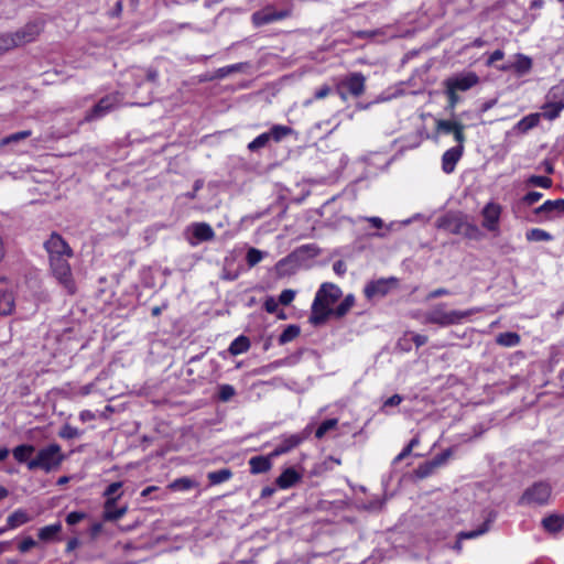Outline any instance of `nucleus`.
I'll return each mask as SVG.
<instances>
[{
    "label": "nucleus",
    "instance_id": "f257e3e1",
    "mask_svg": "<svg viewBox=\"0 0 564 564\" xmlns=\"http://www.w3.org/2000/svg\"><path fill=\"white\" fill-rule=\"evenodd\" d=\"M341 296V290L333 283H323L315 294L312 312L308 318L313 325H321L333 315L334 308L332 306Z\"/></svg>",
    "mask_w": 564,
    "mask_h": 564
},
{
    "label": "nucleus",
    "instance_id": "f03ea898",
    "mask_svg": "<svg viewBox=\"0 0 564 564\" xmlns=\"http://www.w3.org/2000/svg\"><path fill=\"white\" fill-rule=\"evenodd\" d=\"M480 312V308L475 307L467 311H447L446 305L441 303L433 306L430 311L424 314L423 323L435 324L441 327L456 325L462 323L470 315Z\"/></svg>",
    "mask_w": 564,
    "mask_h": 564
},
{
    "label": "nucleus",
    "instance_id": "7ed1b4c3",
    "mask_svg": "<svg viewBox=\"0 0 564 564\" xmlns=\"http://www.w3.org/2000/svg\"><path fill=\"white\" fill-rule=\"evenodd\" d=\"M63 460L62 447L56 443H52L37 451L36 456L28 462V469H42L45 473H51L58 468Z\"/></svg>",
    "mask_w": 564,
    "mask_h": 564
},
{
    "label": "nucleus",
    "instance_id": "20e7f679",
    "mask_svg": "<svg viewBox=\"0 0 564 564\" xmlns=\"http://www.w3.org/2000/svg\"><path fill=\"white\" fill-rule=\"evenodd\" d=\"M366 90V77L360 72L349 73L336 83V93L343 101L349 97L359 98Z\"/></svg>",
    "mask_w": 564,
    "mask_h": 564
},
{
    "label": "nucleus",
    "instance_id": "39448f33",
    "mask_svg": "<svg viewBox=\"0 0 564 564\" xmlns=\"http://www.w3.org/2000/svg\"><path fill=\"white\" fill-rule=\"evenodd\" d=\"M121 487L122 482L116 481L110 484L104 491V497L106 498V501L104 503L102 518L105 521H117L128 512L127 505L120 507V509H118L117 511H112V507L115 506V503H117V500L122 496V491H120Z\"/></svg>",
    "mask_w": 564,
    "mask_h": 564
},
{
    "label": "nucleus",
    "instance_id": "423d86ee",
    "mask_svg": "<svg viewBox=\"0 0 564 564\" xmlns=\"http://www.w3.org/2000/svg\"><path fill=\"white\" fill-rule=\"evenodd\" d=\"M551 491V486L547 482H535L523 492L520 505H545L549 502Z\"/></svg>",
    "mask_w": 564,
    "mask_h": 564
},
{
    "label": "nucleus",
    "instance_id": "0eeeda50",
    "mask_svg": "<svg viewBox=\"0 0 564 564\" xmlns=\"http://www.w3.org/2000/svg\"><path fill=\"white\" fill-rule=\"evenodd\" d=\"M68 258L69 257L66 256L52 258L50 259V264L52 272L58 282L63 284L70 293H74V281L70 265L68 263Z\"/></svg>",
    "mask_w": 564,
    "mask_h": 564
},
{
    "label": "nucleus",
    "instance_id": "6e6552de",
    "mask_svg": "<svg viewBox=\"0 0 564 564\" xmlns=\"http://www.w3.org/2000/svg\"><path fill=\"white\" fill-rule=\"evenodd\" d=\"M122 102V95L113 93L101 98L94 108L85 116L86 121H93L105 117Z\"/></svg>",
    "mask_w": 564,
    "mask_h": 564
},
{
    "label": "nucleus",
    "instance_id": "1a4fd4ad",
    "mask_svg": "<svg viewBox=\"0 0 564 564\" xmlns=\"http://www.w3.org/2000/svg\"><path fill=\"white\" fill-rule=\"evenodd\" d=\"M479 82V77L474 72L460 73L451 76L444 80L445 88H449L456 93L467 91Z\"/></svg>",
    "mask_w": 564,
    "mask_h": 564
},
{
    "label": "nucleus",
    "instance_id": "9d476101",
    "mask_svg": "<svg viewBox=\"0 0 564 564\" xmlns=\"http://www.w3.org/2000/svg\"><path fill=\"white\" fill-rule=\"evenodd\" d=\"M44 29V21L42 19H36L28 22L23 28L17 30L14 32L15 40L19 44L25 45L36 40V37L41 34Z\"/></svg>",
    "mask_w": 564,
    "mask_h": 564
},
{
    "label": "nucleus",
    "instance_id": "9b49d317",
    "mask_svg": "<svg viewBox=\"0 0 564 564\" xmlns=\"http://www.w3.org/2000/svg\"><path fill=\"white\" fill-rule=\"evenodd\" d=\"M307 429L301 433L282 436L281 442L271 452V457L275 458L278 456L291 452L292 449L296 448L301 443H303L307 438Z\"/></svg>",
    "mask_w": 564,
    "mask_h": 564
},
{
    "label": "nucleus",
    "instance_id": "f8f14e48",
    "mask_svg": "<svg viewBox=\"0 0 564 564\" xmlns=\"http://www.w3.org/2000/svg\"><path fill=\"white\" fill-rule=\"evenodd\" d=\"M467 217L463 214H446L440 217L436 221V226L440 229H444L453 235H460L463 231V225Z\"/></svg>",
    "mask_w": 564,
    "mask_h": 564
},
{
    "label": "nucleus",
    "instance_id": "ddd939ff",
    "mask_svg": "<svg viewBox=\"0 0 564 564\" xmlns=\"http://www.w3.org/2000/svg\"><path fill=\"white\" fill-rule=\"evenodd\" d=\"M45 249L50 256V259L56 257H72L73 251L66 241L57 234L51 235L50 239L44 243Z\"/></svg>",
    "mask_w": 564,
    "mask_h": 564
},
{
    "label": "nucleus",
    "instance_id": "4468645a",
    "mask_svg": "<svg viewBox=\"0 0 564 564\" xmlns=\"http://www.w3.org/2000/svg\"><path fill=\"white\" fill-rule=\"evenodd\" d=\"M484 217L482 227L489 231H498L501 206L496 203H488L481 212Z\"/></svg>",
    "mask_w": 564,
    "mask_h": 564
},
{
    "label": "nucleus",
    "instance_id": "2eb2a0df",
    "mask_svg": "<svg viewBox=\"0 0 564 564\" xmlns=\"http://www.w3.org/2000/svg\"><path fill=\"white\" fill-rule=\"evenodd\" d=\"M465 126L458 121L454 120H437L436 121V131L445 134H453L454 139L457 143L465 142Z\"/></svg>",
    "mask_w": 564,
    "mask_h": 564
},
{
    "label": "nucleus",
    "instance_id": "dca6fc26",
    "mask_svg": "<svg viewBox=\"0 0 564 564\" xmlns=\"http://www.w3.org/2000/svg\"><path fill=\"white\" fill-rule=\"evenodd\" d=\"M289 15L288 11H275L272 8H264L252 14V22L256 26L265 25L274 21L283 20Z\"/></svg>",
    "mask_w": 564,
    "mask_h": 564
},
{
    "label": "nucleus",
    "instance_id": "f3484780",
    "mask_svg": "<svg viewBox=\"0 0 564 564\" xmlns=\"http://www.w3.org/2000/svg\"><path fill=\"white\" fill-rule=\"evenodd\" d=\"M464 153V143H457L446 150L442 156V170L446 174H451L455 171L457 162L460 160Z\"/></svg>",
    "mask_w": 564,
    "mask_h": 564
},
{
    "label": "nucleus",
    "instance_id": "a211bd4d",
    "mask_svg": "<svg viewBox=\"0 0 564 564\" xmlns=\"http://www.w3.org/2000/svg\"><path fill=\"white\" fill-rule=\"evenodd\" d=\"M188 230L192 232L193 239H195L189 240L192 246L204 241H210L215 237L214 229L206 223H194L191 225Z\"/></svg>",
    "mask_w": 564,
    "mask_h": 564
},
{
    "label": "nucleus",
    "instance_id": "6ab92c4d",
    "mask_svg": "<svg viewBox=\"0 0 564 564\" xmlns=\"http://www.w3.org/2000/svg\"><path fill=\"white\" fill-rule=\"evenodd\" d=\"M562 213H564V198L545 200L542 205L534 209L535 215H545L546 219H550L553 214Z\"/></svg>",
    "mask_w": 564,
    "mask_h": 564
},
{
    "label": "nucleus",
    "instance_id": "aec40b11",
    "mask_svg": "<svg viewBox=\"0 0 564 564\" xmlns=\"http://www.w3.org/2000/svg\"><path fill=\"white\" fill-rule=\"evenodd\" d=\"M390 290V282L388 280H378L369 282L365 286V295L368 300L375 299V297H382L388 294Z\"/></svg>",
    "mask_w": 564,
    "mask_h": 564
},
{
    "label": "nucleus",
    "instance_id": "412c9836",
    "mask_svg": "<svg viewBox=\"0 0 564 564\" xmlns=\"http://www.w3.org/2000/svg\"><path fill=\"white\" fill-rule=\"evenodd\" d=\"M302 476L293 467L284 469L276 478L275 484L280 489H289L301 480Z\"/></svg>",
    "mask_w": 564,
    "mask_h": 564
},
{
    "label": "nucleus",
    "instance_id": "4be33fe9",
    "mask_svg": "<svg viewBox=\"0 0 564 564\" xmlns=\"http://www.w3.org/2000/svg\"><path fill=\"white\" fill-rule=\"evenodd\" d=\"M271 453L267 456H253L249 459L250 473L253 475L263 474L272 468Z\"/></svg>",
    "mask_w": 564,
    "mask_h": 564
},
{
    "label": "nucleus",
    "instance_id": "5701e85b",
    "mask_svg": "<svg viewBox=\"0 0 564 564\" xmlns=\"http://www.w3.org/2000/svg\"><path fill=\"white\" fill-rule=\"evenodd\" d=\"M512 64L513 73L519 77L529 74L533 66L532 58L521 53L513 56Z\"/></svg>",
    "mask_w": 564,
    "mask_h": 564
},
{
    "label": "nucleus",
    "instance_id": "b1692460",
    "mask_svg": "<svg viewBox=\"0 0 564 564\" xmlns=\"http://www.w3.org/2000/svg\"><path fill=\"white\" fill-rule=\"evenodd\" d=\"M540 113H530L518 121L512 131L518 134H524L540 123Z\"/></svg>",
    "mask_w": 564,
    "mask_h": 564
},
{
    "label": "nucleus",
    "instance_id": "393cba45",
    "mask_svg": "<svg viewBox=\"0 0 564 564\" xmlns=\"http://www.w3.org/2000/svg\"><path fill=\"white\" fill-rule=\"evenodd\" d=\"M448 457V453H443L436 456L433 460L424 463L419 466L416 474L421 478H425L433 473L435 468L445 463Z\"/></svg>",
    "mask_w": 564,
    "mask_h": 564
},
{
    "label": "nucleus",
    "instance_id": "a878e982",
    "mask_svg": "<svg viewBox=\"0 0 564 564\" xmlns=\"http://www.w3.org/2000/svg\"><path fill=\"white\" fill-rule=\"evenodd\" d=\"M496 516L490 512L485 522L476 530L470 531H462L458 533L460 540H469L476 539L485 533H487L490 529L491 523L494 522Z\"/></svg>",
    "mask_w": 564,
    "mask_h": 564
},
{
    "label": "nucleus",
    "instance_id": "bb28decb",
    "mask_svg": "<svg viewBox=\"0 0 564 564\" xmlns=\"http://www.w3.org/2000/svg\"><path fill=\"white\" fill-rule=\"evenodd\" d=\"M542 527L549 533H557L564 527V514H550L542 520Z\"/></svg>",
    "mask_w": 564,
    "mask_h": 564
},
{
    "label": "nucleus",
    "instance_id": "cd10ccee",
    "mask_svg": "<svg viewBox=\"0 0 564 564\" xmlns=\"http://www.w3.org/2000/svg\"><path fill=\"white\" fill-rule=\"evenodd\" d=\"M35 452V447L31 444H21L13 448L12 455L14 459L20 464H26L30 462L31 455Z\"/></svg>",
    "mask_w": 564,
    "mask_h": 564
},
{
    "label": "nucleus",
    "instance_id": "c85d7f7f",
    "mask_svg": "<svg viewBox=\"0 0 564 564\" xmlns=\"http://www.w3.org/2000/svg\"><path fill=\"white\" fill-rule=\"evenodd\" d=\"M31 521V517L23 509H17L12 512L7 519V528L15 529L22 524H25Z\"/></svg>",
    "mask_w": 564,
    "mask_h": 564
},
{
    "label": "nucleus",
    "instance_id": "c756f323",
    "mask_svg": "<svg viewBox=\"0 0 564 564\" xmlns=\"http://www.w3.org/2000/svg\"><path fill=\"white\" fill-rule=\"evenodd\" d=\"M563 109H564L563 101H550L549 100L542 106L543 112L540 115L547 120H554L560 116V113Z\"/></svg>",
    "mask_w": 564,
    "mask_h": 564
},
{
    "label": "nucleus",
    "instance_id": "7c9ffc66",
    "mask_svg": "<svg viewBox=\"0 0 564 564\" xmlns=\"http://www.w3.org/2000/svg\"><path fill=\"white\" fill-rule=\"evenodd\" d=\"M198 482L189 477H181L173 480L169 488L173 491H188L193 488L198 487Z\"/></svg>",
    "mask_w": 564,
    "mask_h": 564
},
{
    "label": "nucleus",
    "instance_id": "2f4dec72",
    "mask_svg": "<svg viewBox=\"0 0 564 564\" xmlns=\"http://www.w3.org/2000/svg\"><path fill=\"white\" fill-rule=\"evenodd\" d=\"M496 343L503 347H516L520 344V335L514 332L500 333L496 337Z\"/></svg>",
    "mask_w": 564,
    "mask_h": 564
},
{
    "label": "nucleus",
    "instance_id": "473e14b6",
    "mask_svg": "<svg viewBox=\"0 0 564 564\" xmlns=\"http://www.w3.org/2000/svg\"><path fill=\"white\" fill-rule=\"evenodd\" d=\"M250 348V340L248 337L241 335L234 339L229 346V352L237 356L246 352Z\"/></svg>",
    "mask_w": 564,
    "mask_h": 564
},
{
    "label": "nucleus",
    "instance_id": "72a5a7b5",
    "mask_svg": "<svg viewBox=\"0 0 564 564\" xmlns=\"http://www.w3.org/2000/svg\"><path fill=\"white\" fill-rule=\"evenodd\" d=\"M62 531V524L59 522L43 527L39 530V538L42 541L48 542L54 540L57 534Z\"/></svg>",
    "mask_w": 564,
    "mask_h": 564
},
{
    "label": "nucleus",
    "instance_id": "f704fd0d",
    "mask_svg": "<svg viewBox=\"0 0 564 564\" xmlns=\"http://www.w3.org/2000/svg\"><path fill=\"white\" fill-rule=\"evenodd\" d=\"M14 307V299L11 292L0 289V315H8Z\"/></svg>",
    "mask_w": 564,
    "mask_h": 564
},
{
    "label": "nucleus",
    "instance_id": "c9c22d12",
    "mask_svg": "<svg viewBox=\"0 0 564 564\" xmlns=\"http://www.w3.org/2000/svg\"><path fill=\"white\" fill-rule=\"evenodd\" d=\"M232 477V471L229 468H223L215 471H209L207 478L210 485H219L228 481Z\"/></svg>",
    "mask_w": 564,
    "mask_h": 564
},
{
    "label": "nucleus",
    "instance_id": "e433bc0d",
    "mask_svg": "<svg viewBox=\"0 0 564 564\" xmlns=\"http://www.w3.org/2000/svg\"><path fill=\"white\" fill-rule=\"evenodd\" d=\"M21 46L19 42L15 40V34L13 33H3L0 35V55L13 50L15 47Z\"/></svg>",
    "mask_w": 564,
    "mask_h": 564
},
{
    "label": "nucleus",
    "instance_id": "4c0bfd02",
    "mask_svg": "<svg viewBox=\"0 0 564 564\" xmlns=\"http://www.w3.org/2000/svg\"><path fill=\"white\" fill-rule=\"evenodd\" d=\"M355 305V297L348 294L340 303L334 308L333 315L337 318L344 317Z\"/></svg>",
    "mask_w": 564,
    "mask_h": 564
},
{
    "label": "nucleus",
    "instance_id": "58836bf2",
    "mask_svg": "<svg viewBox=\"0 0 564 564\" xmlns=\"http://www.w3.org/2000/svg\"><path fill=\"white\" fill-rule=\"evenodd\" d=\"M268 132L270 134L271 140H273L274 142H280L288 135L292 134L293 129L288 126L274 124Z\"/></svg>",
    "mask_w": 564,
    "mask_h": 564
},
{
    "label": "nucleus",
    "instance_id": "ea45409f",
    "mask_svg": "<svg viewBox=\"0 0 564 564\" xmlns=\"http://www.w3.org/2000/svg\"><path fill=\"white\" fill-rule=\"evenodd\" d=\"M525 238L528 241H551L553 239L552 235L540 228H532L525 232Z\"/></svg>",
    "mask_w": 564,
    "mask_h": 564
},
{
    "label": "nucleus",
    "instance_id": "a19ab883",
    "mask_svg": "<svg viewBox=\"0 0 564 564\" xmlns=\"http://www.w3.org/2000/svg\"><path fill=\"white\" fill-rule=\"evenodd\" d=\"M300 335V327L296 325H289L280 335L279 344L284 345L293 339H295Z\"/></svg>",
    "mask_w": 564,
    "mask_h": 564
},
{
    "label": "nucleus",
    "instance_id": "79ce46f5",
    "mask_svg": "<svg viewBox=\"0 0 564 564\" xmlns=\"http://www.w3.org/2000/svg\"><path fill=\"white\" fill-rule=\"evenodd\" d=\"M463 231L460 232L462 236L468 238V239H479L481 237V231L478 228L477 225L469 223L467 219L463 225Z\"/></svg>",
    "mask_w": 564,
    "mask_h": 564
},
{
    "label": "nucleus",
    "instance_id": "37998d69",
    "mask_svg": "<svg viewBox=\"0 0 564 564\" xmlns=\"http://www.w3.org/2000/svg\"><path fill=\"white\" fill-rule=\"evenodd\" d=\"M338 424L337 419H328L321 423V425L315 431V437L321 440L325 436L327 432L334 430Z\"/></svg>",
    "mask_w": 564,
    "mask_h": 564
},
{
    "label": "nucleus",
    "instance_id": "c03bdc74",
    "mask_svg": "<svg viewBox=\"0 0 564 564\" xmlns=\"http://www.w3.org/2000/svg\"><path fill=\"white\" fill-rule=\"evenodd\" d=\"M271 140L269 132H263L259 134L256 139H253L249 144L248 149L250 151H257L261 148H264L269 141Z\"/></svg>",
    "mask_w": 564,
    "mask_h": 564
},
{
    "label": "nucleus",
    "instance_id": "a18cd8bd",
    "mask_svg": "<svg viewBox=\"0 0 564 564\" xmlns=\"http://www.w3.org/2000/svg\"><path fill=\"white\" fill-rule=\"evenodd\" d=\"M264 254L265 253L259 249L250 248L246 256L248 265L251 268L257 265L259 262L262 261V259L264 258Z\"/></svg>",
    "mask_w": 564,
    "mask_h": 564
},
{
    "label": "nucleus",
    "instance_id": "49530a36",
    "mask_svg": "<svg viewBox=\"0 0 564 564\" xmlns=\"http://www.w3.org/2000/svg\"><path fill=\"white\" fill-rule=\"evenodd\" d=\"M528 184L543 188H549L552 186V180L547 176L532 175L531 177H529Z\"/></svg>",
    "mask_w": 564,
    "mask_h": 564
},
{
    "label": "nucleus",
    "instance_id": "de8ad7c7",
    "mask_svg": "<svg viewBox=\"0 0 564 564\" xmlns=\"http://www.w3.org/2000/svg\"><path fill=\"white\" fill-rule=\"evenodd\" d=\"M332 93V88L328 85H323L317 88L314 93V97L312 99H307L304 101V106L312 105L313 100H319L326 98Z\"/></svg>",
    "mask_w": 564,
    "mask_h": 564
},
{
    "label": "nucleus",
    "instance_id": "09e8293b",
    "mask_svg": "<svg viewBox=\"0 0 564 564\" xmlns=\"http://www.w3.org/2000/svg\"><path fill=\"white\" fill-rule=\"evenodd\" d=\"M402 401H403V397H402V395H400V394H393L392 397L388 398V399L383 402V404H382V406H381L380 411H381L382 413H384V414H390V412H389V408L398 406Z\"/></svg>",
    "mask_w": 564,
    "mask_h": 564
},
{
    "label": "nucleus",
    "instance_id": "8fccbe9b",
    "mask_svg": "<svg viewBox=\"0 0 564 564\" xmlns=\"http://www.w3.org/2000/svg\"><path fill=\"white\" fill-rule=\"evenodd\" d=\"M242 68H243V64L242 63L232 64V65H228V66L221 67V68H219L217 70V77L224 78V77L228 76L231 73H236V72L242 70Z\"/></svg>",
    "mask_w": 564,
    "mask_h": 564
},
{
    "label": "nucleus",
    "instance_id": "3c124183",
    "mask_svg": "<svg viewBox=\"0 0 564 564\" xmlns=\"http://www.w3.org/2000/svg\"><path fill=\"white\" fill-rule=\"evenodd\" d=\"M30 135H31V131L30 130H24V131L15 132V133H12V134L6 137L4 139H2L1 143L2 144H9V143L18 142L20 140L26 139Z\"/></svg>",
    "mask_w": 564,
    "mask_h": 564
},
{
    "label": "nucleus",
    "instance_id": "603ef678",
    "mask_svg": "<svg viewBox=\"0 0 564 564\" xmlns=\"http://www.w3.org/2000/svg\"><path fill=\"white\" fill-rule=\"evenodd\" d=\"M236 391L235 388L230 384H223L219 387V393L218 397L221 401L227 402L229 401L234 395Z\"/></svg>",
    "mask_w": 564,
    "mask_h": 564
},
{
    "label": "nucleus",
    "instance_id": "864d4df0",
    "mask_svg": "<svg viewBox=\"0 0 564 564\" xmlns=\"http://www.w3.org/2000/svg\"><path fill=\"white\" fill-rule=\"evenodd\" d=\"M59 436L63 438L72 440L78 436V430L72 425H64L59 432Z\"/></svg>",
    "mask_w": 564,
    "mask_h": 564
},
{
    "label": "nucleus",
    "instance_id": "5fc2aeb1",
    "mask_svg": "<svg viewBox=\"0 0 564 564\" xmlns=\"http://www.w3.org/2000/svg\"><path fill=\"white\" fill-rule=\"evenodd\" d=\"M445 94L447 96V100H448V105L447 107L451 109V110H454L455 107L457 106V104L459 102V96L456 91L449 89V88H445Z\"/></svg>",
    "mask_w": 564,
    "mask_h": 564
},
{
    "label": "nucleus",
    "instance_id": "6e6d98bb",
    "mask_svg": "<svg viewBox=\"0 0 564 564\" xmlns=\"http://www.w3.org/2000/svg\"><path fill=\"white\" fill-rule=\"evenodd\" d=\"M295 297V291L291 289L283 290L279 296V303L289 305Z\"/></svg>",
    "mask_w": 564,
    "mask_h": 564
},
{
    "label": "nucleus",
    "instance_id": "4d7b16f0",
    "mask_svg": "<svg viewBox=\"0 0 564 564\" xmlns=\"http://www.w3.org/2000/svg\"><path fill=\"white\" fill-rule=\"evenodd\" d=\"M85 517L86 514L84 512L73 511L66 516V522L69 525H75L78 522H80Z\"/></svg>",
    "mask_w": 564,
    "mask_h": 564
},
{
    "label": "nucleus",
    "instance_id": "13d9d810",
    "mask_svg": "<svg viewBox=\"0 0 564 564\" xmlns=\"http://www.w3.org/2000/svg\"><path fill=\"white\" fill-rule=\"evenodd\" d=\"M35 545H36V541L34 539H32L31 536H28L23 541L20 542L18 549L21 553H26Z\"/></svg>",
    "mask_w": 564,
    "mask_h": 564
},
{
    "label": "nucleus",
    "instance_id": "bf43d9fd",
    "mask_svg": "<svg viewBox=\"0 0 564 564\" xmlns=\"http://www.w3.org/2000/svg\"><path fill=\"white\" fill-rule=\"evenodd\" d=\"M542 196H543L542 193L533 191V192H529L528 194H525L522 199L527 205H532V204L539 202L542 198Z\"/></svg>",
    "mask_w": 564,
    "mask_h": 564
},
{
    "label": "nucleus",
    "instance_id": "052dcab7",
    "mask_svg": "<svg viewBox=\"0 0 564 564\" xmlns=\"http://www.w3.org/2000/svg\"><path fill=\"white\" fill-rule=\"evenodd\" d=\"M279 301H276L274 297L269 296L264 301V308L268 313H275L278 311Z\"/></svg>",
    "mask_w": 564,
    "mask_h": 564
},
{
    "label": "nucleus",
    "instance_id": "680f3d73",
    "mask_svg": "<svg viewBox=\"0 0 564 564\" xmlns=\"http://www.w3.org/2000/svg\"><path fill=\"white\" fill-rule=\"evenodd\" d=\"M503 57H505V52H503L502 50H496V51H494V52L489 55V57H488V59H487V62H486V65H487V66H491V65H494L496 62L501 61Z\"/></svg>",
    "mask_w": 564,
    "mask_h": 564
},
{
    "label": "nucleus",
    "instance_id": "e2e57ef3",
    "mask_svg": "<svg viewBox=\"0 0 564 564\" xmlns=\"http://www.w3.org/2000/svg\"><path fill=\"white\" fill-rule=\"evenodd\" d=\"M412 340L415 346L419 348L427 343V336L420 334H412Z\"/></svg>",
    "mask_w": 564,
    "mask_h": 564
},
{
    "label": "nucleus",
    "instance_id": "0e129e2a",
    "mask_svg": "<svg viewBox=\"0 0 564 564\" xmlns=\"http://www.w3.org/2000/svg\"><path fill=\"white\" fill-rule=\"evenodd\" d=\"M95 413L91 412L90 410H83L80 413H79V420L82 422H89V421H93L95 420Z\"/></svg>",
    "mask_w": 564,
    "mask_h": 564
},
{
    "label": "nucleus",
    "instance_id": "69168bd1",
    "mask_svg": "<svg viewBox=\"0 0 564 564\" xmlns=\"http://www.w3.org/2000/svg\"><path fill=\"white\" fill-rule=\"evenodd\" d=\"M448 294H449L448 290L440 288V289H436V290L432 291L427 295V300L436 299V297H440V296H443V295H448Z\"/></svg>",
    "mask_w": 564,
    "mask_h": 564
},
{
    "label": "nucleus",
    "instance_id": "338daca9",
    "mask_svg": "<svg viewBox=\"0 0 564 564\" xmlns=\"http://www.w3.org/2000/svg\"><path fill=\"white\" fill-rule=\"evenodd\" d=\"M122 8H123L122 0H118L115 3V7L112 8V10L110 11V15L111 17H119L121 14V12H122Z\"/></svg>",
    "mask_w": 564,
    "mask_h": 564
},
{
    "label": "nucleus",
    "instance_id": "774afa93",
    "mask_svg": "<svg viewBox=\"0 0 564 564\" xmlns=\"http://www.w3.org/2000/svg\"><path fill=\"white\" fill-rule=\"evenodd\" d=\"M333 269L337 274H344L346 271V265L343 261H336L333 265Z\"/></svg>",
    "mask_w": 564,
    "mask_h": 564
}]
</instances>
